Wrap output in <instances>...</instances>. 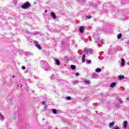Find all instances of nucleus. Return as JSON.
<instances>
[{
    "label": "nucleus",
    "mask_w": 129,
    "mask_h": 129,
    "mask_svg": "<svg viewBox=\"0 0 129 129\" xmlns=\"http://www.w3.org/2000/svg\"><path fill=\"white\" fill-rule=\"evenodd\" d=\"M43 120H45V119H42Z\"/></svg>",
    "instance_id": "obj_38"
},
{
    "label": "nucleus",
    "mask_w": 129,
    "mask_h": 129,
    "mask_svg": "<svg viewBox=\"0 0 129 129\" xmlns=\"http://www.w3.org/2000/svg\"><path fill=\"white\" fill-rule=\"evenodd\" d=\"M46 110H47V105H45L43 108V110L46 111Z\"/></svg>",
    "instance_id": "obj_22"
},
{
    "label": "nucleus",
    "mask_w": 129,
    "mask_h": 129,
    "mask_svg": "<svg viewBox=\"0 0 129 129\" xmlns=\"http://www.w3.org/2000/svg\"><path fill=\"white\" fill-rule=\"evenodd\" d=\"M51 128H52V127L51 126H48V129H51Z\"/></svg>",
    "instance_id": "obj_31"
},
{
    "label": "nucleus",
    "mask_w": 129,
    "mask_h": 129,
    "mask_svg": "<svg viewBox=\"0 0 129 129\" xmlns=\"http://www.w3.org/2000/svg\"><path fill=\"white\" fill-rule=\"evenodd\" d=\"M22 86H23V85L20 86V87H22Z\"/></svg>",
    "instance_id": "obj_37"
},
{
    "label": "nucleus",
    "mask_w": 129,
    "mask_h": 129,
    "mask_svg": "<svg viewBox=\"0 0 129 129\" xmlns=\"http://www.w3.org/2000/svg\"><path fill=\"white\" fill-rule=\"evenodd\" d=\"M4 115H3V114H2L1 112H0V119H1L2 120H4Z\"/></svg>",
    "instance_id": "obj_14"
},
{
    "label": "nucleus",
    "mask_w": 129,
    "mask_h": 129,
    "mask_svg": "<svg viewBox=\"0 0 129 129\" xmlns=\"http://www.w3.org/2000/svg\"><path fill=\"white\" fill-rule=\"evenodd\" d=\"M101 71V69L100 68H97L95 70V72H96L97 73H100V72Z\"/></svg>",
    "instance_id": "obj_10"
},
{
    "label": "nucleus",
    "mask_w": 129,
    "mask_h": 129,
    "mask_svg": "<svg viewBox=\"0 0 129 129\" xmlns=\"http://www.w3.org/2000/svg\"><path fill=\"white\" fill-rule=\"evenodd\" d=\"M115 105H116V106H117L118 107H119V106H120V105L119 104H116Z\"/></svg>",
    "instance_id": "obj_28"
},
{
    "label": "nucleus",
    "mask_w": 129,
    "mask_h": 129,
    "mask_svg": "<svg viewBox=\"0 0 129 129\" xmlns=\"http://www.w3.org/2000/svg\"><path fill=\"white\" fill-rule=\"evenodd\" d=\"M45 13H48V11H47V10H46L45 11Z\"/></svg>",
    "instance_id": "obj_33"
},
{
    "label": "nucleus",
    "mask_w": 129,
    "mask_h": 129,
    "mask_svg": "<svg viewBox=\"0 0 129 129\" xmlns=\"http://www.w3.org/2000/svg\"><path fill=\"white\" fill-rule=\"evenodd\" d=\"M98 41H99V42H100V40L97 39V40H96V43H97V42H98Z\"/></svg>",
    "instance_id": "obj_30"
},
{
    "label": "nucleus",
    "mask_w": 129,
    "mask_h": 129,
    "mask_svg": "<svg viewBox=\"0 0 129 129\" xmlns=\"http://www.w3.org/2000/svg\"><path fill=\"white\" fill-rule=\"evenodd\" d=\"M90 63H91V60H87V64H90Z\"/></svg>",
    "instance_id": "obj_21"
},
{
    "label": "nucleus",
    "mask_w": 129,
    "mask_h": 129,
    "mask_svg": "<svg viewBox=\"0 0 129 129\" xmlns=\"http://www.w3.org/2000/svg\"><path fill=\"white\" fill-rule=\"evenodd\" d=\"M86 101V98H85V99H84V100H83V101Z\"/></svg>",
    "instance_id": "obj_34"
},
{
    "label": "nucleus",
    "mask_w": 129,
    "mask_h": 129,
    "mask_svg": "<svg viewBox=\"0 0 129 129\" xmlns=\"http://www.w3.org/2000/svg\"><path fill=\"white\" fill-rule=\"evenodd\" d=\"M113 125H114V122H110L109 124V127L111 128Z\"/></svg>",
    "instance_id": "obj_11"
},
{
    "label": "nucleus",
    "mask_w": 129,
    "mask_h": 129,
    "mask_svg": "<svg viewBox=\"0 0 129 129\" xmlns=\"http://www.w3.org/2000/svg\"><path fill=\"white\" fill-rule=\"evenodd\" d=\"M19 86V85H18V86Z\"/></svg>",
    "instance_id": "obj_39"
},
{
    "label": "nucleus",
    "mask_w": 129,
    "mask_h": 129,
    "mask_svg": "<svg viewBox=\"0 0 129 129\" xmlns=\"http://www.w3.org/2000/svg\"><path fill=\"white\" fill-rule=\"evenodd\" d=\"M42 104H43V105H46V102H45V101H42Z\"/></svg>",
    "instance_id": "obj_25"
},
{
    "label": "nucleus",
    "mask_w": 129,
    "mask_h": 129,
    "mask_svg": "<svg viewBox=\"0 0 129 129\" xmlns=\"http://www.w3.org/2000/svg\"><path fill=\"white\" fill-rule=\"evenodd\" d=\"M87 19H91V16L89 15V16H86Z\"/></svg>",
    "instance_id": "obj_24"
},
{
    "label": "nucleus",
    "mask_w": 129,
    "mask_h": 129,
    "mask_svg": "<svg viewBox=\"0 0 129 129\" xmlns=\"http://www.w3.org/2000/svg\"><path fill=\"white\" fill-rule=\"evenodd\" d=\"M121 36H122V34H121V33L118 34L117 35L118 39H121Z\"/></svg>",
    "instance_id": "obj_18"
},
{
    "label": "nucleus",
    "mask_w": 129,
    "mask_h": 129,
    "mask_svg": "<svg viewBox=\"0 0 129 129\" xmlns=\"http://www.w3.org/2000/svg\"><path fill=\"white\" fill-rule=\"evenodd\" d=\"M55 62L56 65H60V61L58 59H55Z\"/></svg>",
    "instance_id": "obj_9"
},
{
    "label": "nucleus",
    "mask_w": 129,
    "mask_h": 129,
    "mask_svg": "<svg viewBox=\"0 0 129 129\" xmlns=\"http://www.w3.org/2000/svg\"><path fill=\"white\" fill-rule=\"evenodd\" d=\"M86 0H82L83 2H85Z\"/></svg>",
    "instance_id": "obj_36"
},
{
    "label": "nucleus",
    "mask_w": 129,
    "mask_h": 129,
    "mask_svg": "<svg viewBox=\"0 0 129 129\" xmlns=\"http://www.w3.org/2000/svg\"><path fill=\"white\" fill-rule=\"evenodd\" d=\"M52 111L54 114H57V110L56 109H52Z\"/></svg>",
    "instance_id": "obj_17"
},
{
    "label": "nucleus",
    "mask_w": 129,
    "mask_h": 129,
    "mask_svg": "<svg viewBox=\"0 0 129 129\" xmlns=\"http://www.w3.org/2000/svg\"><path fill=\"white\" fill-rule=\"evenodd\" d=\"M84 52H85V53H86L87 54H89V55L93 54V51H92V49H85Z\"/></svg>",
    "instance_id": "obj_2"
},
{
    "label": "nucleus",
    "mask_w": 129,
    "mask_h": 129,
    "mask_svg": "<svg viewBox=\"0 0 129 129\" xmlns=\"http://www.w3.org/2000/svg\"><path fill=\"white\" fill-rule=\"evenodd\" d=\"M22 69H23V70H25V69H26V67L23 66V67H22Z\"/></svg>",
    "instance_id": "obj_27"
},
{
    "label": "nucleus",
    "mask_w": 129,
    "mask_h": 129,
    "mask_svg": "<svg viewBox=\"0 0 129 129\" xmlns=\"http://www.w3.org/2000/svg\"><path fill=\"white\" fill-rule=\"evenodd\" d=\"M50 78H51V79H54V75H52L50 77Z\"/></svg>",
    "instance_id": "obj_26"
},
{
    "label": "nucleus",
    "mask_w": 129,
    "mask_h": 129,
    "mask_svg": "<svg viewBox=\"0 0 129 129\" xmlns=\"http://www.w3.org/2000/svg\"><path fill=\"white\" fill-rule=\"evenodd\" d=\"M123 125L124 126V127H126L127 125V122L126 121H124L123 122Z\"/></svg>",
    "instance_id": "obj_12"
},
{
    "label": "nucleus",
    "mask_w": 129,
    "mask_h": 129,
    "mask_svg": "<svg viewBox=\"0 0 129 129\" xmlns=\"http://www.w3.org/2000/svg\"><path fill=\"white\" fill-rule=\"evenodd\" d=\"M126 100H129V97L126 98Z\"/></svg>",
    "instance_id": "obj_32"
},
{
    "label": "nucleus",
    "mask_w": 129,
    "mask_h": 129,
    "mask_svg": "<svg viewBox=\"0 0 129 129\" xmlns=\"http://www.w3.org/2000/svg\"><path fill=\"white\" fill-rule=\"evenodd\" d=\"M121 66H122V67H123V66H124V58L121 59Z\"/></svg>",
    "instance_id": "obj_6"
},
{
    "label": "nucleus",
    "mask_w": 129,
    "mask_h": 129,
    "mask_svg": "<svg viewBox=\"0 0 129 129\" xmlns=\"http://www.w3.org/2000/svg\"><path fill=\"white\" fill-rule=\"evenodd\" d=\"M30 7L31 4L28 1L21 6L22 9H24V10H27V9H29Z\"/></svg>",
    "instance_id": "obj_1"
},
{
    "label": "nucleus",
    "mask_w": 129,
    "mask_h": 129,
    "mask_svg": "<svg viewBox=\"0 0 129 129\" xmlns=\"http://www.w3.org/2000/svg\"><path fill=\"white\" fill-rule=\"evenodd\" d=\"M85 54H83V55L82 56V63H84V62H85Z\"/></svg>",
    "instance_id": "obj_7"
},
{
    "label": "nucleus",
    "mask_w": 129,
    "mask_h": 129,
    "mask_svg": "<svg viewBox=\"0 0 129 129\" xmlns=\"http://www.w3.org/2000/svg\"><path fill=\"white\" fill-rule=\"evenodd\" d=\"M116 100H118L119 102H120V103H122V99H120L118 98H116Z\"/></svg>",
    "instance_id": "obj_19"
},
{
    "label": "nucleus",
    "mask_w": 129,
    "mask_h": 129,
    "mask_svg": "<svg viewBox=\"0 0 129 129\" xmlns=\"http://www.w3.org/2000/svg\"><path fill=\"white\" fill-rule=\"evenodd\" d=\"M116 85V83L115 82L112 83L110 84V87H111V88H113V87H114Z\"/></svg>",
    "instance_id": "obj_8"
},
{
    "label": "nucleus",
    "mask_w": 129,
    "mask_h": 129,
    "mask_svg": "<svg viewBox=\"0 0 129 129\" xmlns=\"http://www.w3.org/2000/svg\"><path fill=\"white\" fill-rule=\"evenodd\" d=\"M97 76H96V75H95V74H93V78L94 79H96V78H97Z\"/></svg>",
    "instance_id": "obj_20"
},
{
    "label": "nucleus",
    "mask_w": 129,
    "mask_h": 129,
    "mask_svg": "<svg viewBox=\"0 0 129 129\" xmlns=\"http://www.w3.org/2000/svg\"><path fill=\"white\" fill-rule=\"evenodd\" d=\"M15 76H13V78H15Z\"/></svg>",
    "instance_id": "obj_35"
},
{
    "label": "nucleus",
    "mask_w": 129,
    "mask_h": 129,
    "mask_svg": "<svg viewBox=\"0 0 129 129\" xmlns=\"http://www.w3.org/2000/svg\"><path fill=\"white\" fill-rule=\"evenodd\" d=\"M118 78H119V80H123V79H124V76H119Z\"/></svg>",
    "instance_id": "obj_16"
},
{
    "label": "nucleus",
    "mask_w": 129,
    "mask_h": 129,
    "mask_svg": "<svg viewBox=\"0 0 129 129\" xmlns=\"http://www.w3.org/2000/svg\"><path fill=\"white\" fill-rule=\"evenodd\" d=\"M71 69H72V70H75V69H76V66L72 64L71 66Z\"/></svg>",
    "instance_id": "obj_15"
},
{
    "label": "nucleus",
    "mask_w": 129,
    "mask_h": 129,
    "mask_svg": "<svg viewBox=\"0 0 129 129\" xmlns=\"http://www.w3.org/2000/svg\"><path fill=\"white\" fill-rule=\"evenodd\" d=\"M50 15L51 16L52 18H53V20H56V19H57V16L54 12L50 13Z\"/></svg>",
    "instance_id": "obj_3"
},
{
    "label": "nucleus",
    "mask_w": 129,
    "mask_h": 129,
    "mask_svg": "<svg viewBox=\"0 0 129 129\" xmlns=\"http://www.w3.org/2000/svg\"><path fill=\"white\" fill-rule=\"evenodd\" d=\"M79 31L81 34H82L84 31V27L83 26H81L79 28Z\"/></svg>",
    "instance_id": "obj_5"
},
{
    "label": "nucleus",
    "mask_w": 129,
    "mask_h": 129,
    "mask_svg": "<svg viewBox=\"0 0 129 129\" xmlns=\"http://www.w3.org/2000/svg\"><path fill=\"white\" fill-rule=\"evenodd\" d=\"M35 46L39 49V50L42 49V47H41V45L40 44H38V42L35 41Z\"/></svg>",
    "instance_id": "obj_4"
},
{
    "label": "nucleus",
    "mask_w": 129,
    "mask_h": 129,
    "mask_svg": "<svg viewBox=\"0 0 129 129\" xmlns=\"http://www.w3.org/2000/svg\"><path fill=\"white\" fill-rule=\"evenodd\" d=\"M84 82L86 84H90V81L88 80H84Z\"/></svg>",
    "instance_id": "obj_13"
},
{
    "label": "nucleus",
    "mask_w": 129,
    "mask_h": 129,
    "mask_svg": "<svg viewBox=\"0 0 129 129\" xmlns=\"http://www.w3.org/2000/svg\"><path fill=\"white\" fill-rule=\"evenodd\" d=\"M76 76H79V73H77L76 74Z\"/></svg>",
    "instance_id": "obj_29"
},
{
    "label": "nucleus",
    "mask_w": 129,
    "mask_h": 129,
    "mask_svg": "<svg viewBox=\"0 0 129 129\" xmlns=\"http://www.w3.org/2000/svg\"><path fill=\"white\" fill-rule=\"evenodd\" d=\"M67 100H71V97H66Z\"/></svg>",
    "instance_id": "obj_23"
}]
</instances>
